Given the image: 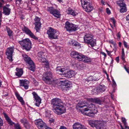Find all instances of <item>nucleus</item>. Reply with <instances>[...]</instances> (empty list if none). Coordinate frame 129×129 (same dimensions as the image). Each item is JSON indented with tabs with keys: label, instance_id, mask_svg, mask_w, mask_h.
Masks as SVG:
<instances>
[{
	"label": "nucleus",
	"instance_id": "nucleus-60",
	"mask_svg": "<svg viewBox=\"0 0 129 129\" xmlns=\"http://www.w3.org/2000/svg\"><path fill=\"white\" fill-rule=\"evenodd\" d=\"M31 79L35 83H36L37 82V81L34 78H32Z\"/></svg>",
	"mask_w": 129,
	"mask_h": 129
},
{
	"label": "nucleus",
	"instance_id": "nucleus-35",
	"mask_svg": "<svg viewBox=\"0 0 129 129\" xmlns=\"http://www.w3.org/2000/svg\"><path fill=\"white\" fill-rule=\"evenodd\" d=\"M86 102L85 101H80L77 104V106L79 108H83L84 107H87L85 103Z\"/></svg>",
	"mask_w": 129,
	"mask_h": 129
},
{
	"label": "nucleus",
	"instance_id": "nucleus-23",
	"mask_svg": "<svg viewBox=\"0 0 129 129\" xmlns=\"http://www.w3.org/2000/svg\"><path fill=\"white\" fill-rule=\"evenodd\" d=\"M67 11L68 14L70 15L73 17L76 16L78 14V12L76 10H73L70 7L68 8Z\"/></svg>",
	"mask_w": 129,
	"mask_h": 129
},
{
	"label": "nucleus",
	"instance_id": "nucleus-46",
	"mask_svg": "<svg viewBox=\"0 0 129 129\" xmlns=\"http://www.w3.org/2000/svg\"><path fill=\"white\" fill-rule=\"evenodd\" d=\"M106 51L108 55L110 57L112 58L111 56H112V55L111 54V53L113 52V51H109L107 49H106Z\"/></svg>",
	"mask_w": 129,
	"mask_h": 129
},
{
	"label": "nucleus",
	"instance_id": "nucleus-1",
	"mask_svg": "<svg viewBox=\"0 0 129 129\" xmlns=\"http://www.w3.org/2000/svg\"><path fill=\"white\" fill-rule=\"evenodd\" d=\"M51 104L54 112L57 114L61 115L66 111L65 108L62 104L61 100L58 98L52 99L51 101Z\"/></svg>",
	"mask_w": 129,
	"mask_h": 129
},
{
	"label": "nucleus",
	"instance_id": "nucleus-54",
	"mask_svg": "<svg viewBox=\"0 0 129 129\" xmlns=\"http://www.w3.org/2000/svg\"><path fill=\"white\" fill-rule=\"evenodd\" d=\"M123 123L125 128H127L128 129H129V127L127 126V123L126 122H124Z\"/></svg>",
	"mask_w": 129,
	"mask_h": 129
},
{
	"label": "nucleus",
	"instance_id": "nucleus-32",
	"mask_svg": "<svg viewBox=\"0 0 129 129\" xmlns=\"http://www.w3.org/2000/svg\"><path fill=\"white\" fill-rule=\"evenodd\" d=\"M11 9L5 6L3 7V13L6 15H8L10 13Z\"/></svg>",
	"mask_w": 129,
	"mask_h": 129
},
{
	"label": "nucleus",
	"instance_id": "nucleus-26",
	"mask_svg": "<svg viewBox=\"0 0 129 129\" xmlns=\"http://www.w3.org/2000/svg\"><path fill=\"white\" fill-rule=\"evenodd\" d=\"M100 120H90L88 122V123L89 125L90 126L93 127H95L96 128V126L98 124Z\"/></svg>",
	"mask_w": 129,
	"mask_h": 129
},
{
	"label": "nucleus",
	"instance_id": "nucleus-39",
	"mask_svg": "<svg viewBox=\"0 0 129 129\" xmlns=\"http://www.w3.org/2000/svg\"><path fill=\"white\" fill-rule=\"evenodd\" d=\"M24 126L26 129H28L30 128V124L28 120H27L23 123L22 124Z\"/></svg>",
	"mask_w": 129,
	"mask_h": 129
},
{
	"label": "nucleus",
	"instance_id": "nucleus-55",
	"mask_svg": "<svg viewBox=\"0 0 129 129\" xmlns=\"http://www.w3.org/2000/svg\"><path fill=\"white\" fill-rule=\"evenodd\" d=\"M116 36L117 38L119 39L121 37V35L120 34V32H119L116 35Z\"/></svg>",
	"mask_w": 129,
	"mask_h": 129
},
{
	"label": "nucleus",
	"instance_id": "nucleus-8",
	"mask_svg": "<svg viewBox=\"0 0 129 129\" xmlns=\"http://www.w3.org/2000/svg\"><path fill=\"white\" fill-rule=\"evenodd\" d=\"M42 79L46 84H50L53 79L52 73L50 71L44 72L42 76Z\"/></svg>",
	"mask_w": 129,
	"mask_h": 129
},
{
	"label": "nucleus",
	"instance_id": "nucleus-38",
	"mask_svg": "<svg viewBox=\"0 0 129 129\" xmlns=\"http://www.w3.org/2000/svg\"><path fill=\"white\" fill-rule=\"evenodd\" d=\"M99 79L98 78H96L95 77V76H90L88 77L87 80L88 81H89L98 80Z\"/></svg>",
	"mask_w": 129,
	"mask_h": 129
},
{
	"label": "nucleus",
	"instance_id": "nucleus-4",
	"mask_svg": "<svg viewBox=\"0 0 129 129\" xmlns=\"http://www.w3.org/2000/svg\"><path fill=\"white\" fill-rule=\"evenodd\" d=\"M18 43L23 49H25L26 51H29L32 48L31 43L29 39H25L19 41Z\"/></svg>",
	"mask_w": 129,
	"mask_h": 129
},
{
	"label": "nucleus",
	"instance_id": "nucleus-56",
	"mask_svg": "<svg viewBox=\"0 0 129 129\" xmlns=\"http://www.w3.org/2000/svg\"><path fill=\"white\" fill-rule=\"evenodd\" d=\"M121 119L122 120V121L123 123L124 122H125L126 121L125 118L124 117H122L121 118Z\"/></svg>",
	"mask_w": 129,
	"mask_h": 129
},
{
	"label": "nucleus",
	"instance_id": "nucleus-40",
	"mask_svg": "<svg viewBox=\"0 0 129 129\" xmlns=\"http://www.w3.org/2000/svg\"><path fill=\"white\" fill-rule=\"evenodd\" d=\"M24 126L26 129H28L30 128V124L28 120H27L23 123L22 124Z\"/></svg>",
	"mask_w": 129,
	"mask_h": 129
},
{
	"label": "nucleus",
	"instance_id": "nucleus-7",
	"mask_svg": "<svg viewBox=\"0 0 129 129\" xmlns=\"http://www.w3.org/2000/svg\"><path fill=\"white\" fill-rule=\"evenodd\" d=\"M78 25L75 24L68 21H67L65 24L64 28L67 31L70 33L75 32L78 29Z\"/></svg>",
	"mask_w": 129,
	"mask_h": 129
},
{
	"label": "nucleus",
	"instance_id": "nucleus-31",
	"mask_svg": "<svg viewBox=\"0 0 129 129\" xmlns=\"http://www.w3.org/2000/svg\"><path fill=\"white\" fill-rule=\"evenodd\" d=\"M16 72H15V75L18 77H20L23 74V69L16 68Z\"/></svg>",
	"mask_w": 129,
	"mask_h": 129
},
{
	"label": "nucleus",
	"instance_id": "nucleus-49",
	"mask_svg": "<svg viewBox=\"0 0 129 129\" xmlns=\"http://www.w3.org/2000/svg\"><path fill=\"white\" fill-rule=\"evenodd\" d=\"M111 21L112 22V23L113 24V25L114 26L115 25V24L116 23V21L115 19L113 18H111Z\"/></svg>",
	"mask_w": 129,
	"mask_h": 129
},
{
	"label": "nucleus",
	"instance_id": "nucleus-21",
	"mask_svg": "<svg viewBox=\"0 0 129 129\" xmlns=\"http://www.w3.org/2000/svg\"><path fill=\"white\" fill-rule=\"evenodd\" d=\"M79 61H83L85 63H90L91 61V58L82 54Z\"/></svg>",
	"mask_w": 129,
	"mask_h": 129
},
{
	"label": "nucleus",
	"instance_id": "nucleus-36",
	"mask_svg": "<svg viewBox=\"0 0 129 129\" xmlns=\"http://www.w3.org/2000/svg\"><path fill=\"white\" fill-rule=\"evenodd\" d=\"M43 63H44L43 65H44V69H46L47 70L49 68V63L48 61L46 59L44 60V61H42Z\"/></svg>",
	"mask_w": 129,
	"mask_h": 129
},
{
	"label": "nucleus",
	"instance_id": "nucleus-41",
	"mask_svg": "<svg viewBox=\"0 0 129 129\" xmlns=\"http://www.w3.org/2000/svg\"><path fill=\"white\" fill-rule=\"evenodd\" d=\"M125 54L124 51V49L122 48V54L121 55V59L124 63H125L126 61L125 60Z\"/></svg>",
	"mask_w": 129,
	"mask_h": 129
},
{
	"label": "nucleus",
	"instance_id": "nucleus-10",
	"mask_svg": "<svg viewBox=\"0 0 129 129\" xmlns=\"http://www.w3.org/2000/svg\"><path fill=\"white\" fill-rule=\"evenodd\" d=\"M67 70V69L64 68H62L60 67H57L56 69V71L57 72H60L63 73L64 76L68 78H70L74 76L75 72L74 71L72 70H70L67 71L66 72H64Z\"/></svg>",
	"mask_w": 129,
	"mask_h": 129
},
{
	"label": "nucleus",
	"instance_id": "nucleus-50",
	"mask_svg": "<svg viewBox=\"0 0 129 129\" xmlns=\"http://www.w3.org/2000/svg\"><path fill=\"white\" fill-rule=\"evenodd\" d=\"M113 83V86L114 87H115L117 86L116 83L114 79L112 80Z\"/></svg>",
	"mask_w": 129,
	"mask_h": 129
},
{
	"label": "nucleus",
	"instance_id": "nucleus-44",
	"mask_svg": "<svg viewBox=\"0 0 129 129\" xmlns=\"http://www.w3.org/2000/svg\"><path fill=\"white\" fill-rule=\"evenodd\" d=\"M49 123H50V124L51 125L52 124V123H54V122L55 120L54 119L52 118H49Z\"/></svg>",
	"mask_w": 129,
	"mask_h": 129
},
{
	"label": "nucleus",
	"instance_id": "nucleus-16",
	"mask_svg": "<svg viewBox=\"0 0 129 129\" xmlns=\"http://www.w3.org/2000/svg\"><path fill=\"white\" fill-rule=\"evenodd\" d=\"M32 94L34 99V102L35 103V105L37 107H39L41 103V98L38 95L37 93L35 91L33 92Z\"/></svg>",
	"mask_w": 129,
	"mask_h": 129
},
{
	"label": "nucleus",
	"instance_id": "nucleus-62",
	"mask_svg": "<svg viewBox=\"0 0 129 129\" xmlns=\"http://www.w3.org/2000/svg\"><path fill=\"white\" fill-rule=\"evenodd\" d=\"M59 129H67L66 127L63 126H60Z\"/></svg>",
	"mask_w": 129,
	"mask_h": 129
},
{
	"label": "nucleus",
	"instance_id": "nucleus-43",
	"mask_svg": "<svg viewBox=\"0 0 129 129\" xmlns=\"http://www.w3.org/2000/svg\"><path fill=\"white\" fill-rule=\"evenodd\" d=\"M97 86L94 88L93 89L91 90V93L92 94H97L99 93L98 90Z\"/></svg>",
	"mask_w": 129,
	"mask_h": 129
},
{
	"label": "nucleus",
	"instance_id": "nucleus-42",
	"mask_svg": "<svg viewBox=\"0 0 129 129\" xmlns=\"http://www.w3.org/2000/svg\"><path fill=\"white\" fill-rule=\"evenodd\" d=\"M120 7V11L121 13H124L126 11L127 9L126 6H124Z\"/></svg>",
	"mask_w": 129,
	"mask_h": 129
},
{
	"label": "nucleus",
	"instance_id": "nucleus-25",
	"mask_svg": "<svg viewBox=\"0 0 129 129\" xmlns=\"http://www.w3.org/2000/svg\"><path fill=\"white\" fill-rule=\"evenodd\" d=\"M45 53L42 52H40L38 53V59L40 62L44 61L45 60Z\"/></svg>",
	"mask_w": 129,
	"mask_h": 129
},
{
	"label": "nucleus",
	"instance_id": "nucleus-29",
	"mask_svg": "<svg viewBox=\"0 0 129 129\" xmlns=\"http://www.w3.org/2000/svg\"><path fill=\"white\" fill-rule=\"evenodd\" d=\"M96 129H107L106 126L104 123L100 120L98 124L96 126Z\"/></svg>",
	"mask_w": 129,
	"mask_h": 129
},
{
	"label": "nucleus",
	"instance_id": "nucleus-51",
	"mask_svg": "<svg viewBox=\"0 0 129 129\" xmlns=\"http://www.w3.org/2000/svg\"><path fill=\"white\" fill-rule=\"evenodd\" d=\"M16 5H19L21 4V0H15Z\"/></svg>",
	"mask_w": 129,
	"mask_h": 129
},
{
	"label": "nucleus",
	"instance_id": "nucleus-64",
	"mask_svg": "<svg viewBox=\"0 0 129 129\" xmlns=\"http://www.w3.org/2000/svg\"><path fill=\"white\" fill-rule=\"evenodd\" d=\"M126 20L127 21L129 20V14L126 16ZM128 23L129 24V21L128 22Z\"/></svg>",
	"mask_w": 129,
	"mask_h": 129
},
{
	"label": "nucleus",
	"instance_id": "nucleus-15",
	"mask_svg": "<svg viewBox=\"0 0 129 129\" xmlns=\"http://www.w3.org/2000/svg\"><path fill=\"white\" fill-rule=\"evenodd\" d=\"M14 51V47H12L7 48L6 49V54L9 60V61H13L12 56Z\"/></svg>",
	"mask_w": 129,
	"mask_h": 129
},
{
	"label": "nucleus",
	"instance_id": "nucleus-61",
	"mask_svg": "<svg viewBox=\"0 0 129 129\" xmlns=\"http://www.w3.org/2000/svg\"><path fill=\"white\" fill-rule=\"evenodd\" d=\"M45 114L46 116L47 117H49V116L50 115V113H48L46 111L45 112Z\"/></svg>",
	"mask_w": 129,
	"mask_h": 129
},
{
	"label": "nucleus",
	"instance_id": "nucleus-27",
	"mask_svg": "<svg viewBox=\"0 0 129 129\" xmlns=\"http://www.w3.org/2000/svg\"><path fill=\"white\" fill-rule=\"evenodd\" d=\"M15 95L17 99L21 103V104L23 105L25 104V102L23 98L20 96L18 92H16L15 93Z\"/></svg>",
	"mask_w": 129,
	"mask_h": 129
},
{
	"label": "nucleus",
	"instance_id": "nucleus-19",
	"mask_svg": "<svg viewBox=\"0 0 129 129\" xmlns=\"http://www.w3.org/2000/svg\"><path fill=\"white\" fill-rule=\"evenodd\" d=\"M88 100L89 102L95 103L100 105L102 104L104 102L103 100L99 98H89L88 99Z\"/></svg>",
	"mask_w": 129,
	"mask_h": 129
},
{
	"label": "nucleus",
	"instance_id": "nucleus-11",
	"mask_svg": "<svg viewBox=\"0 0 129 129\" xmlns=\"http://www.w3.org/2000/svg\"><path fill=\"white\" fill-rule=\"evenodd\" d=\"M3 114L8 123L10 126H13L14 125V129H21V126L19 123H15L13 122L6 113L4 112Z\"/></svg>",
	"mask_w": 129,
	"mask_h": 129
},
{
	"label": "nucleus",
	"instance_id": "nucleus-45",
	"mask_svg": "<svg viewBox=\"0 0 129 129\" xmlns=\"http://www.w3.org/2000/svg\"><path fill=\"white\" fill-rule=\"evenodd\" d=\"M108 42L109 43L113 44L114 46H116L117 44L113 40H110Z\"/></svg>",
	"mask_w": 129,
	"mask_h": 129
},
{
	"label": "nucleus",
	"instance_id": "nucleus-57",
	"mask_svg": "<svg viewBox=\"0 0 129 129\" xmlns=\"http://www.w3.org/2000/svg\"><path fill=\"white\" fill-rule=\"evenodd\" d=\"M42 129H52V128L47 126L46 125Z\"/></svg>",
	"mask_w": 129,
	"mask_h": 129
},
{
	"label": "nucleus",
	"instance_id": "nucleus-9",
	"mask_svg": "<svg viewBox=\"0 0 129 129\" xmlns=\"http://www.w3.org/2000/svg\"><path fill=\"white\" fill-rule=\"evenodd\" d=\"M69 81L65 80L60 81L58 85V87L64 91L69 90L70 88Z\"/></svg>",
	"mask_w": 129,
	"mask_h": 129
},
{
	"label": "nucleus",
	"instance_id": "nucleus-52",
	"mask_svg": "<svg viewBox=\"0 0 129 129\" xmlns=\"http://www.w3.org/2000/svg\"><path fill=\"white\" fill-rule=\"evenodd\" d=\"M106 11L107 14H110L111 13V11L108 8H106Z\"/></svg>",
	"mask_w": 129,
	"mask_h": 129
},
{
	"label": "nucleus",
	"instance_id": "nucleus-22",
	"mask_svg": "<svg viewBox=\"0 0 129 129\" xmlns=\"http://www.w3.org/2000/svg\"><path fill=\"white\" fill-rule=\"evenodd\" d=\"M82 54L76 51H73L71 53L70 55L72 57L79 61Z\"/></svg>",
	"mask_w": 129,
	"mask_h": 129
},
{
	"label": "nucleus",
	"instance_id": "nucleus-20",
	"mask_svg": "<svg viewBox=\"0 0 129 129\" xmlns=\"http://www.w3.org/2000/svg\"><path fill=\"white\" fill-rule=\"evenodd\" d=\"M29 81L26 80H20V86L23 87L25 89H28L29 86Z\"/></svg>",
	"mask_w": 129,
	"mask_h": 129
},
{
	"label": "nucleus",
	"instance_id": "nucleus-63",
	"mask_svg": "<svg viewBox=\"0 0 129 129\" xmlns=\"http://www.w3.org/2000/svg\"><path fill=\"white\" fill-rule=\"evenodd\" d=\"M119 56L117 57H116L115 60L118 63L119 62Z\"/></svg>",
	"mask_w": 129,
	"mask_h": 129
},
{
	"label": "nucleus",
	"instance_id": "nucleus-59",
	"mask_svg": "<svg viewBox=\"0 0 129 129\" xmlns=\"http://www.w3.org/2000/svg\"><path fill=\"white\" fill-rule=\"evenodd\" d=\"M3 120L1 118H0V126L3 125Z\"/></svg>",
	"mask_w": 129,
	"mask_h": 129
},
{
	"label": "nucleus",
	"instance_id": "nucleus-14",
	"mask_svg": "<svg viewBox=\"0 0 129 129\" xmlns=\"http://www.w3.org/2000/svg\"><path fill=\"white\" fill-rule=\"evenodd\" d=\"M22 30L23 32H24L31 38L37 41L38 40V38L36 37L31 32V31L25 26L24 25L23 27L22 28Z\"/></svg>",
	"mask_w": 129,
	"mask_h": 129
},
{
	"label": "nucleus",
	"instance_id": "nucleus-5",
	"mask_svg": "<svg viewBox=\"0 0 129 129\" xmlns=\"http://www.w3.org/2000/svg\"><path fill=\"white\" fill-rule=\"evenodd\" d=\"M22 56L24 60L27 65L28 69L31 71L34 72L36 67L35 64L31 58L26 54H22Z\"/></svg>",
	"mask_w": 129,
	"mask_h": 129
},
{
	"label": "nucleus",
	"instance_id": "nucleus-28",
	"mask_svg": "<svg viewBox=\"0 0 129 129\" xmlns=\"http://www.w3.org/2000/svg\"><path fill=\"white\" fill-rule=\"evenodd\" d=\"M6 30L7 31L8 35L10 39L13 38L14 36V33L9 27L7 26L6 27Z\"/></svg>",
	"mask_w": 129,
	"mask_h": 129
},
{
	"label": "nucleus",
	"instance_id": "nucleus-2",
	"mask_svg": "<svg viewBox=\"0 0 129 129\" xmlns=\"http://www.w3.org/2000/svg\"><path fill=\"white\" fill-rule=\"evenodd\" d=\"M83 38L84 43L88 45H90L91 47H93L96 45V40L93 39L92 34L90 33H86Z\"/></svg>",
	"mask_w": 129,
	"mask_h": 129
},
{
	"label": "nucleus",
	"instance_id": "nucleus-58",
	"mask_svg": "<svg viewBox=\"0 0 129 129\" xmlns=\"http://www.w3.org/2000/svg\"><path fill=\"white\" fill-rule=\"evenodd\" d=\"M100 53L101 54L104 55V58H105L106 57L107 55L105 52L103 51H101Z\"/></svg>",
	"mask_w": 129,
	"mask_h": 129
},
{
	"label": "nucleus",
	"instance_id": "nucleus-33",
	"mask_svg": "<svg viewBox=\"0 0 129 129\" xmlns=\"http://www.w3.org/2000/svg\"><path fill=\"white\" fill-rule=\"evenodd\" d=\"M70 44L72 46L76 47L78 48H80L81 47L80 44L76 41L72 40L70 42Z\"/></svg>",
	"mask_w": 129,
	"mask_h": 129
},
{
	"label": "nucleus",
	"instance_id": "nucleus-13",
	"mask_svg": "<svg viewBox=\"0 0 129 129\" xmlns=\"http://www.w3.org/2000/svg\"><path fill=\"white\" fill-rule=\"evenodd\" d=\"M47 11L57 18H60L61 14L60 12L58 10L55 9L53 7H48Z\"/></svg>",
	"mask_w": 129,
	"mask_h": 129
},
{
	"label": "nucleus",
	"instance_id": "nucleus-12",
	"mask_svg": "<svg viewBox=\"0 0 129 129\" xmlns=\"http://www.w3.org/2000/svg\"><path fill=\"white\" fill-rule=\"evenodd\" d=\"M33 24L35 26L34 29L37 32H39L41 28L42 23L41 22V19L37 16H36L34 19Z\"/></svg>",
	"mask_w": 129,
	"mask_h": 129
},
{
	"label": "nucleus",
	"instance_id": "nucleus-3",
	"mask_svg": "<svg viewBox=\"0 0 129 129\" xmlns=\"http://www.w3.org/2000/svg\"><path fill=\"white\" fill-rule=\"evenodd\" d=\"M81 5L85 12L89 13L94 9L92 4L90 0H80Z\"/></svg>",
	"mask_w": 129,
	"mask_h": 129
},
{
	"label": "nucleus",
	"instance_id": "nucleus-47",
	"mask_svg": "<svg viewBox=\"0 0 129 129\" xmlns=\"http://www.w3.org/2000/svg\"><path fill=\"white\" fill-rule=\"evenodd\" d=\"M27 119L26 118H23L20 120V121L22 124L25 121H26Z\"/></svg>",
	"mask_w": 129,
	"mask_h": 129
},
{
	"label": "nucleus",
	"instance_id": "nucleus-53",
	"mask_svg": "<svg viewBox=\"0 0 129 129\" xmlns=\"http://www.w3.org/2000/svg\"><path fill=\"white\" fill-rule=\"evenodd\" d=\"M124 68L125 69L126 71L129 74V69L127 68L126 67V65H125L124 66Z\"/></svg>",
	"mask_w": 129,
	"mask_h": 129
},
{
	"label": "nucleus",
	"instance_id": "nucleus-17",
	"mask_svg": "<svg viewBox=\"0 0 129 129\" xmlns=\"http://www.w3.org/2000/svg\"><path fill=\"white\" fill-rule=\"evenodd\" d=\"M89 111V109L87 108H85L84 109L81 110V113L84 115L88 116L91 117L94 116L95 114L97 113V111H92L90 112L87 113V111Z\"/></svg>",
	"mask_w": 129,
	"mask_h": 129
},
{
	"label": "nucleus",
	"instance_id": "nucleus-48",
	"mask_svg": "<svg viewBox=\"0 0 129 129\" xmlns=\"http://www.w3.org/2000/svg\"><path fill=\"white\" fill-rule=\"evenodd\" d=\"M123 44L124 47L126 48H128V45L127 44V43L125 41H123Z\"/></svg>",
	"mask_w": 129,
	"mask_h": 129
},
{
	"label": "nucleus",
	"instance_id": "nucleus-37",
	"mask_svg": "<svg viewBox=\"0 0 129 129\" xmlns=\"http://www.w3.org/2000/svg\"><path fill=\"white\" fill-rule=\"evenodd\" d=\"M89 110L91 111H97V109L93 104H91L89 106Z\"/></svg>",
	"mask_w": 129,
	"mask_h": 129
},
{
	"label": "nucleus",
	"instance_id": "nucleus-30",
	"mask_svg": "<svg viewBox=\"0 0 129 129\" xmlns=\"http://www.w3.org/2000/svg\"><path fill=\"white\" fill-rule=\"evenodd\" d=\"M98 90L99 93L104 92L106 89V87L104 85H100L97 86Z\"/></svg>",
	"mask_w": 129,
	"mask_h": 129
},
{
	"label": "nucleus",
	"instance_id": "nucleus-18",
	"mask_svg": "<svg viewBox=\"0 0 129 129\" xmlns=\"http://www.w3.org/2000/svg\"><path fill=\"white\" fill-rule=\"evenodd\" d=\"M34 122L35 124L39 129H42L46 125V123L40 119H36Z\"/></svg>",
	"mask_w": 129,
	"mask_h": 129
},
{
	"label": "nucleus",
	"instance_id": "nucleus-6",
	"mask_svg": "<svg viewBox=\"0 0 129 129\" xmlns=\"http://www.w3.org/2000/svg\"><path fill=\"white\" fill-rule=\"evenodd\" d=\"M47 34L48 35V38L52 40L58 39L59 33L57 30L52 27H49L47 30Z\"/></svg>",
	"mask_w": 129,
	"mask_h": 129
},
{
	"label": "nucleus",
	"instance_id": "nucleus-24",
	"mask_svg": "<svg viewBox=\"0 0 129 129\" xmlns=\"http://www.w3.org/2000/svg\"><path fill=\"white\" fill-rule=\"evenodd\" d=\"M73 129H87L84 125L78 122L75 123L73 125Z\"/></svg>",
	"mask_w": 129,
	"mask_h": 129
},
{
	"label": "nucleus",
	"instance_id": "nucleus-34",
	"mask_svg": "<svg viewBox=\"0 0 129 129\" xmlns=\"http://www.w3.org/2000/svg\"><path fill=\"white\" fill-rule=\"evenodd\" d=\"M124 1L123 0H120L117 1H116L117 4L120 7H122L123 6H126V5L124 2Z\"/></svg>",
	"mask_w": 129,
	"mask_h": 129
}]
</instances>
